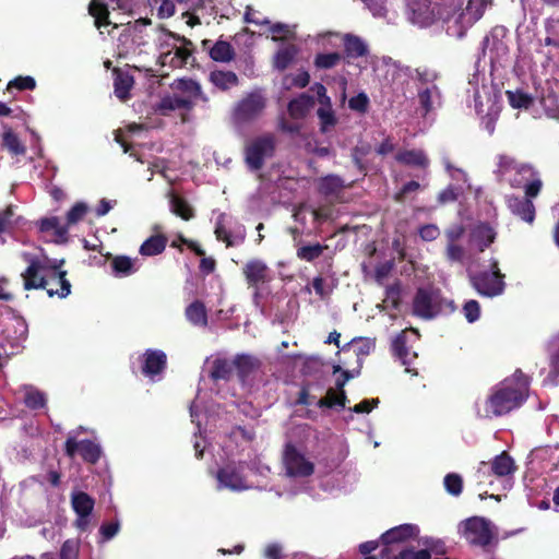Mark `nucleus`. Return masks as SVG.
<instances>
[{"label":"nucleus","mask_w":559,"mask_h":559,"mask_svg":"<svg viewBox=\"0 0 559 559\" xmlns=\"http://www.w3.org/2000/svg\"><path fill=\"white\" fill-rule=\"evenodd\" d=\"M528 393V379L521 370L498 384L492 393L476 404L477 414L484 418L502 416L520 407Z\"/></svg>","instance_id":"obj_1"},{"label":"nucleus","mask_w":559,"mask_h":559,"mask_svg":"<svg viewBox=\"0 0 559 559\" xmlns=\"http://www.w3.org/2000/svg\"><path fill=\"white\" fill-rule=\"evenodd\" d=\"M63 260L50 261L34 259L22 273L25 289H45L50 297H67L71 293V284L66 278L67 272L60 270Z\"/></svg>","instance_id":"obj_2"},{"label":"nucleus","mask_w":559,"mask_h":559,"mask_svg":"<svg viewBox=\"0 0 559 559\" xmlns=\"http://www.w3.org/2000/svg\"><path fill=\"white\" fill-rule=\"evenodd\" d=\"M500 170L508 173L514 170V177L510 179L511 186L523 187L525 197L535 198L538 195L543 181L537 170L527 164H518L513 158L501 156L499 162Z\"/></svg>","instance_id":"obj_3"},{"label":"nucleus","mask_w":559,"mask_h":559,"mask_svg":"<svg viewBox=\"0 0 559 559\" xmlns=\"http://www.w3.org/2000/svg\"><path fill=\"white\" fill-rule=\"evenodd\" d=\"M333 37L341 38L343 44L342 57L347 64H350L355 59L367 57L369 55V47L367 43L361 37L352 33L342 35L337 32H325L318 35V43L323 48H326L329 45H332L331 39Z\"/></svg>","instance_id":"obj_4"},{"label":"nucleus","mask_w":559,"mask_h":559,"mask_svg":"<svg viewBox=\"0 0 559 559\" xmlns=\"http://www.w3.org/2000/svg\"><path fill=\"white\" fill-rule=\"evenodd\" d=\"M26 114L20 108H11L0 102V138L1 140H19L28 131Z\"/></svg>","instance_id":"obj_5"},{"label":"nucleus","mask_w":559,"mask_h":559,"mask_svg":"<svg viewBox=\"0 0 559 559\" xmlns=\"http://www.w3.org/2000/svg\"><path fill=\"white\" fill-rule=\"evenodd\" d=\"M504 275L498 267V261L492 260L490 272L484 271L471 276V284L476 292L485 297H496L504 290Z\"/></svg>","instance_id":"obj_6"},{"label":"nucleus","mask_w":559,"mask_h":559,"mask_svg":"<svg viewBox=\"0 0 559 559\" xmlns=\"http://www.w3.org/2000/svg\"><path fill=\"white\" fill-rule=\"evenodd\" d=\"M459 531L469 544L481 547L487 546L493 537L491 522L480 516L461 522Z\"/></svg>","instance_id":"obj_7"},{"label":"nucleus","mask_w":559,"mask_h":559,"mask_svg":"<svg viewBox=\"0 0 559 559\" xmlns=\"http://www.w3.org/2000/svg\"><path fill=\"white\" fill-rule=\"evenodd\" d=\"M168 36L174 38L176 43H180V45L174 44L171 49L163 52L159 56V62L162 66L169 64L171 68H182L192 56L194 45L190 39L173 32H168Z\"/></svg>","instance_id":"obj_8"},{"label":"nucleus","mask_w":559,"mask_h":559,"mask_svg":"<svg viewBox=\"0 0 559 559\" xmlns=\"http://www.w3.org/2000/svg\"><path fill=\"white\" fill-rule=\"evenodd\" d=\"M265 107V99L258 93H250L237 103L233 118L237 123H243L257 118Z\"/></svg>","instance_id":"obj_9"},{"label":"nucleus","mask_w":559,"mask_h":559,"mask_svg":"<svg viewBox=\"0 0 559 559\" xmlns=\"http://www.w3.org/2000/svg\"><path fill=\"white\" fill-rule=\"evenodd\" d=\"M274 152V142H247L243 151L246 165L250 170H259Z\"/></svg>","instance_id":"obj_10"},{"label":"nucleus","mask_w":559,"mask_h":559,"mask_svg":"<svg viewBox=\"0 0 559 559\" xmlns=\"http://www.w3.org/2000/svg\"><path fill=\"white\" fill-rule=\"evenodd\" d=\"M195 9L201 11L206 24L211 20H230L235 15L231 0H195Z\"/></svg>","instance_id":"obj_11"},{"label":"nucleus","mask_w":559,"mask_h":559,"mask_svg":"<svg viewBox=\"0 0 559 559\" xmlns=\"http://www.w3.org/2000/svg\"><path fill=\"white\" fill-rule=\"evenodd\" d=\"M94 499L83 491L71 493V506L76 514L74 526L84 532L90 525V515L94 509Z\"/></svg>","instance_id":"obj_12"},{"label":"nucleus","mask_w":559,"mask_h":559,"mask_svg":"<svg viewBox=\"0 0 559 559\" xmlns=\"http://www.w3.org/2000/svg\"><path fill=\"white\" fill-rule=\"evenodd\" d=\"M242 465H227L217 472L218 488L240 491L250 488L242 475Z\"/></svg>","instance_id":"obj_13"},{"label":"nucleus","mask_w":559,"mask_h":559,"mask_svg":"<svg viewBox=\"0 0 559 559\" xmlns=\"http://www.w3.org/2000/svg\"><path fill=\"white\" fill-rule=\"evenodd\" d=\"M284 464L289 476L305 477L313 473V464L292 445L286 447Z\"/></svg>","instance_id":"obj_14"},{"label":"nucleus","mask_w":559,"mask_h":559,"mask_svg":"<svg viewBox=\"0 0 559 559\" xmlns=\"http://www.w3.org/2000/svg\"><path fill=\"white\" fill-rule=\"evenodd\" d=\"M242 273L248 285L255 288L272 278L269 265L261 259L248 260L242 267Z\"/></svg>","instance_id":"obj_15"},{"label":"nucleus","mask_w":559,"mask_h":559,"mask_svg":"<svg viewBox=\"0 0 559 559\" xmlns=\"http://www.w3.org/2000/svg\"><path fill=\"white\" fill-rule=\"evenodd\" d=\"M438 311V295L433 292L419 289L414 299V313L424 319H430L435 317Z\"/></svg>","instance_id":"obj_16"},{"label":"nucleus","mask_w":559,"mask_h":559,"mask_svg":"<svg viewBox=\"0 0 559 559\" xmlns=\"http://www.w3.org/2000/svg\"><path fill=\"white\" fill-rule=\"evenodd\" d=\"M76 452H79L85 461L91 463H95L100 456V448L98 444L88 440L76 442L74 437H69L66 442V453L70 457H73Z\"/></svg>","instance_id":"obj_17"},{"label":"nucleus","mask_w":559,"mask_h":559,"mask_svg":"<svg viewBox=\"0 0 559 559\" xmlns=\"http://www.w3.org/2000/svg\"><path fill=\"white\" fill-rule=\"evenodd\" d=\"M201 45L204 50L209 51L211 59L216 62H229L236 56L234 47L226 40H217L212 44L211 39H203Z\"/></svg>","instance_id":"obj_18"},{"label":"nucleus","mask_w":559,"mask_h":559,"mask_svg":"<svg viewBox=\"0 0 559 559\" xmlns=\"http://www.w3.org/2000/svg\"><path fill=\"white\" fill-rule=\"evenodd\" d=\"M142 372L151 380L159 374L166 367V355L162 350L148 349L143 355Z\"/></svg>","instance_id":"obj_19"},{"label":"nucleus","mask_w":559,"mask_h":559,"mask_svg":"<svg viewBox=\"0 0 559 559\" xmlns=\"http://www.w3.org/2000/svg\"><path fill=\"white\" fill-rule=\"evenodd\" d=\"M407 9L409 19L415 24L425 26L433 20V11L428 0H408Z\"/></svg>","instance_id":"obj_20"},{"label":"nucleus","mask_w":559,"mask_h":559,"mask_svg":"<svg viewBox=\"0 0 559 559\" xmlns=\"http://www.w3.org/2000/svg\"><path fill=\"white\" fill-rule=\"evenodd\" d=\"M147 4L159 19L171 17L177 4H189V9L195 10V0H147Z\"/></svg>","instance_id":"obj_21"},{"label":"nucleus","mask_w":559,"mask_h":559,"mask_svg":"<svg viewBox=\"0 0 559 559\" xmlns=\"http://www.w3.org/2000/svg\"><path fill=\"white\" fill-rule=\"evenodd\" d=\"M408 343V333L406 331H403L400 333L395 340L393 341V352L399 357V359L402 361L405 366H411L413 360L416 359L417 354L415 352H411L407 347ZM407 372H413L414 374H417V372L409 367H406Z\"/></svg>","instance_id":"obj_22"},{"label":"nucleus","mask_w":559,"mask_h":559,"mask_svg":"<svg viewBox=\"0 0 559 559\" xmlns=\"http://www.w3.org/2000/svg\"><path fill=\"white\" fill-rule=\"evenodd\" d=\"M516 468L514 460L507 452L495 456L490 464V472L499 478L513 476Z\"/></svg>","instance_id":"obj_23"},{"label":"nucleus","mask_w":559,"mask_h":559,"mask_svg":"<svg viewBox=\"0 0 559 559\" xmlns=\"http://www.w3.org/2000/svg\"><path fill=\"white\" fill-rule=\"evenodd\" d=\"M314 106V97L302 93L288 103L287 110L293 119H302Z\"/></svg>","instance_id":"obj_24"},{"label":"nucleus","mask_w":559,"mask_h":559,"mask_svg":"<svg viewBox=\"0 0 559 559\" xmlns=\"http://www.w3.org/2000/svg\"><path fill=\"white\" fill-rule=\"evenodd\" d=\"M531 198H510L508 204L512 213L519 215L523 221L533 223L535 218V206Z\"/></svg>","instance_id":"obj_25"},{"label":"nucleus","mask_w":559,"mask_h":559,"mask_svg":"<svg viewBox=\"0 0 559 559\" xmlns=\"http://www.w3.org/2000/svg\"><path fill=\"white\" fill-rule=\"evenodd\" d=\"M419 530L416 525L403 524L386 531L382 535V540L384 544L404 542L411 537L417 536Z\"/></svg>","instance_id":"obj_26"},{"label":"nucleus","mask_w":559,"mask_h":559,"mask_svg":"<svg viewBox=\"0 0 559 559\" xmlns=\"http://www.w3.org/2000/svg\"><path fill=\"white\" fill-rule=\"evenodd\" d=\"M495 237L496 234L491 227L485 224L478 225L471 234V246H474L478 251H484L493 242Z\"/></svg>","instance_id":"obj_27"},{"label":"nucleus","mask_w":559,"mask_h":559,"mask_svg":"<svg viewBox=\"0 0 559 559\" xmlns=\"http://www.w3.org/2000/svg\"><path fill=\"white\" fill-rule=\"evenodd\" d=\"M114 88L115 95L122 102L130 98V91L134 84L133 76L127 72H122L119 69L114 71Z\"/></svg>","instance_id":"obj_28"},{"label":"nucleus","mask_w":559,"mask_h":559,"mask_svg":"<svg viewBox=\"0 0 559 559\" xmlns=\"http://www.w3.org/2000/svg\"><path fill=\"white\" fill-rule=\"evenodd\" d=\"M506 97L513 109L528 110L534 105V97L522 88L506 91Z\"/></svg>","instance_id":"obj_29"},{"label":"nucleus","mask_w":559,"mask_h":559,"mask_svg":"<svg viewBox=\"0 0 559 559\" xmlns=\"http://www.w3.org/2000/svg\"><path fill=\"white\" fill-rule=\"evenodd\" d=\"M88 14L94 17V24L98 29L111 25L108 5L104 2L92 0L88 4Z\"/></svg>","instance_id":"obj_30"},{"label":"nucleus","mask_w":559,"mask_h":559,"mask_svg":"<svg viewBox=\"0 0 559 559\" xmlns=\"http://www.w3.org/2000/svg\"><path fill=\"white\" fill-rule=\"evenodd\" d=\"M5 340L10 343L11 347L19 348L21 343L27 337V325L22 320H14L11 328L4 330Z\"/></svg>","instance_id":"obj_31"},{"label":"nucleus","mask_w":559,"mask_h":559,"mask_svg":"<svg viewBox=\"0 0 559 559\" xmlns=\"http://www.w3.org/2000/svg\"><path fill=\"white\" fill-rule=\"evenodd\" d=\"M344 187V181L334 175L320 178L318 181L319 191L326 197H337Z\"/></svg>","instance_id":"obj_32"},{"label":"nucleus","mask_w":559,"mask_h":559,"mask_svg":"<svg viewBox=\"0 0 559 559\" xmlns=\"http://www.w3.org/2000/svg\"><path fill=\"white\" fill-rule=\"evenodd\" d=\"M186 317L190 323L195 326L205 328L207 325V313L203 302L195 300L186 309Z\"/></svg>","instance_id":"obj_33"},{"label":"nucleus","mask_w":559,"mask_h":559,"mask_svg":"<svg viewBox=\"0 0 559 559\" xmlns=\"http://www.w3.org/2000/svg\"><path fill=\"white\" fill-rule=\"evenodd\" d=\"M211 82L222 91H227L239 83L238 76L233 71H213L210 75Z\"/></svg>","instance_id":"obj_34"},{"label":"nucleus","mask_w":559,"mask_h":559,"mask_svg":"<svg viewBox=\"0 0 559 559\" xmlns=\"http://www.w3.org/2000/svg\"><path fill=\"white\" fill-rule=\"evenodd\" d=\"M298 50L295 45L290 44L280 48L274 56V67L280 70H286L294 61Z\"/></svg>","instance_id":"obj_35"},{"label":"nucleus","mask_w":559,"mask_h":559,"mask_svg":"<svg viewBox=\"0 0 559 559\" xmlns=\"http://www.w3.org/2000/svg\"><path fill=\"white\" fill-rule=\"evenodd\" d=\"M317 116L321 133L328 134L335 130L338 119L333 108H318Z\"/></svg>","instance_id":"obj_36"},{"label":"nucleus","mask_w":559,"mask_h":559,"mask_svg":"<svg viewBox=\"0 0 559 559\" xmlns=\"http://www.w3.org/2000/svg\"><path fill=\"white\" fill-rule=\"evenodd\" d=\"M168 200L170 211L175 215L181 217L185 221H189L194 216L193 209L186 200L175 194L168 195Z\"/></svg>","instance_id":"obj_37"},{"label":"nucleus","mask_w":559,"mask_h":559,"mask_svg":"<svg viewBox=\"0 0 559 559\" xmlns=\"http://www.w3.org/2000/svg\"><path fill=\"white\" fill-rule=\"evenodd\" d=\"M166 243V237L162 235L152 236L142 243L140 253L147 257L159 254L164 251Z\"/></svg>","instance_id":"obj_38"},{"label":"nucleus","mask_w":559,"mask_h":559,"mask_svg":"<svg viewBox=\"0 0 559 559\" xmlns=\"http://www.w3.org/2000/svg\"><path fill=\"white\" fill-rule=\"evenodd\" d=\"M24 402L29 408H41L46 405V396L32 385H24Z\"/></svg>","instance_id":"obj_39"},{"label":"nucleus","mask_w":559,"mask_h":559,"mask_svg":"<svg viewBox=\"0 0 559 559\" xmlns=\"http://www.w3.org/2000/svg\"><path fill=\"white\" fill-rule=\"evenodd\" d=\"M343 59L342 53L334 51L328 53H317L313 60V64L317 69H332L336 67Z\"/></svg>","instance_id":"obj_40"},{"label":"nucleus","mask_w":559,"mask_h":559,"mask_svg":"<svg viewBox=\"0 0 559 559\" xmlns=\"http://www.w3.org/2000/svg\"><path fill=\"white\" fill-rule=\"evenodd\" d=\"M233 369L234 360H228L226 358H216L213 362L211 377L215 380L228 379L233 372Z\"/></svg>","instance_id":"obj_41"},{"label":"nucleus","mask_w":559,"mask_h":559,"mask_svg":"<svg viewBox=\"0 0 559 559\" xmlns=\"http://www.w3.org/2000/svg\"><path fill=\"white\" fill-rule=\"evenodd\" d=\"M190 106H191V100L188 98H183V97H179V96H175V97L167 96V97L162 98V100L158 105V108H159L160 112L165 115L169 110L187 109V108H190Z\"/></svg>","instance_id":"obj_42"},{"label":"nucleus","mask_w":559,"mask_h":559,"mask_svg":"<svg viewBox=\"0 0 559 559\" xmlns=\"http://www.w3.org/2000/svg\"><path fill=\"white\" fill-rule=\"evenodd\" d=\"M501 111V106L495 102L488 108V111L481 116V127L488 132L489 135H492L496 129V122L499 119Z\"/></svg>","instance_id":"obj_43"},{"label":"nucleus","mask_w":559,"mask_h":559,"mask_svg":"<svg viewBox=\"0 0 559 559\" xmlns=\"http://www.w3.org/2000/svg\"><path fill=\"white\" fill-rule=\"evenodd\" d=\"M41 231L53 230L55 235L59 240H66L68 234L67 225H62L58 217L44 218L40 222Z\"/></svg>","instance_id":"obj_44"},{"label":"nucleus","mask_w":559,"mask_h":559,"mask_svg":"<svg viewBox=\"0 0 559 559\" xmlns=\"http://www.w3.org/2000/svg\"><path fill=\"white\" fill-rule=\"evenodd\" d=\"M397 160L419 167H426L428 164L427 157L420 151H405L401 152L396 156Z\"/></svg>","instance_id":"obj_45"},{"label":"nucleus","mask_w":559,"mask_h":559,"mask_svg":"<svg viewBox=\"0 0 559 559\" xmlns=\"http://www.w3.org/2000/svg\"><path fill=\"white\" fill-rule=\"evenodd\" d=\"M36 88V81L33 76L26 75L22 76L19 75L14 78L13 80L9 81L7 85V91L12 92V90L17 91H33Z\"/></svg>","instance_id":"obj_46"},{"label":"nucleus","mask_w":559,"mask_h":559,"mask_svg":"<svg viewBox=\"0 0 559 559\" xmlns=\"http://www.w3.org/2000/svg\"><path fill=\"white\" fill-rule=\"evenodd\" d=\"M257 367V359L249 355H238L234 359V368H236L240 377L250 373Z\"/></svg>","instance_id":"obj_47"},{"label":"nucleus","mask_w":559,"mask_h":559,"mask_svg":"<svg viewBox=\"0 0 559 559\" xmlns=\"http://www.w3.org/2000/svg\"><path fill=\"white\" fill-rule=\"evenodd\" d=\"M420 84H432L440 78V73L430 67L423 66L415 69L414 76Z\"/></svg>","instance_id":"obj_48"},{"label":"nucleus","mask_w":559,"mask_h":559,"mask_svg":"<svg viewBox=\"0 0 559 559\" xmlns=\"http://www.w3.org/2000/svg\"><path fill=\"white\" fill-rule=\"evenodd\" d=\"M325 248V246H322L320 243L304 246L298 248L297 257L307 262H311L314 259L319 258L323 253Z\"/></svg>","instance_id":"obj_49"},{"label":"nucleus","mask_w":559,"mask_h":559,"mask_svg":"<svg viewBox=\"0 0 559 559\" xmlns=\"http://www.w3.org/2000/svg\"><path fill=\"white\" fill-rule=\"evenodd\" d=\"M111 264L114 271L120 275H129L135 271L133 260L128 257H116Z\"/></svg>","instance_id":"obj_50"},{"label":"nucleus","mask_w":559,"mask_h":559,"mask_svg":"<svg viewBox=\"0 0 559 559\" xmlns=\"http://www.w3.org/2000/svg\"><path fill=\"white\" fill-rule=\"evenodd\" d=\"M346 402V395L344 391H335L333 389H330L326 393L325 399L321 400L319 402L320 406H336L340 405L342 407L345 406Z\"/></svg>","instance_id":"obj_51"},{"label":"nucleus","mask_w":559,"mask_h":559,"mask_svg":"<svg viewBox=\"0 0 559 559\" xmlns=\"http://www.w3.org/2000/svg\"><path fill=\"white\" fill-rule=\"evenodd\" d=\"M215 235L218 240L225 241L227 247L237 246L245 239V234L240 233L237 236H231L227 230L219 224L215 228Z\"/></svg>","instance_id":"obj_52"},{"label":"nucleus","mask_w":559,"mask_h":559,"mask_svg":"<svg viewBox=\"0 0 559 559\" xmlns=\"http://www.w3.org/2000/svg\"><path fill=\"white\" fill-rule=\"evenodd\" d=\"M80 543L76 539L66 540L60 549V559H78Z\"/></svg>","instance_id":"obj_53"},{"label":"nucleus","mask_w":559,"mask_h":559,"mask_svg":"<svg viewBox=\"0 0 559 559\" xmlns=\"http://www.w3.org/2000/svg\"><path fill=\"white\" fill-rule=\"evenodd\" d=\"M444 487L449 493L459 496L463 488L462 477L457 474H448L444 477Z\"/></svg>","instance_id":"obj_54"},{"label":"nucleus","mask_w":559,"mask_h":559,"mask_svg":"<svg viewBox=\"0 0 559 559\" xmlns=\"http://www.w3.org/2000/svg\"><path fill=\"white\" fill-rule=\"evenodd\" d=\"M87 213V205L84 203H76L67 214V227H70L83 219Z\"/></svg>","instance_id":"obj_55"},{"label":"nucleus","mask_w":559,"mask_h":559,"mask_svg":"<svg viewBox=\"0 0 559 559\" xmlns=\"http://www.w3.org/2000/svg\"><path fill=\"white\" fill-rule=\"evenodd\" d=\"M348 106L352 110L364 114L368 109L369 98L365 93H359L349 99Z\"/></svg>","instance_id":"obj_56"},{"label":"nucleus","mask_w":559,"mask_h":559,"mask_svg":"<svg viewBox=\"0 0 559 559\" xmlns=\"http://www.w3.org/2000/svg\"><path fill=\"white\" fill-rule=\"evenodd\" d=\"M546 46L559 48V20L547 26Z\"/></svg>","instance_id":"obj_57"},{"label":"nucleus","mask_w":559,"mask_h":559,"mask_svg":"<svg viewBox=\"0 0 559 559\" xmlns=\"http://www.w3.org/2000/svg\"><path fill=\"white\" fill-rule=\"evenodd\" d=\"M463 312L468 322H475L480 314V307L476 300H468L464 307Z\"/></svg>","instance_id":"obj_58"},{"label":"nucleus","mask_w":559,"mask_h":559,"mask_svg":"<svg viewBox=\"0 0 559 559\" xmlns=\"http://www.w3.org/2000/svg\"><path fill=\"white\" fill-rule=\"evenodd\" d=\"M0 152H8L11 156H19L25 153V147L22 142H1Z\"/></svg>","instance_id":"obj_59"},{"label":"nucleus","mask_w":559,"mask_h":559,"mask_svg":"<svg viewBox=\"0 0 559 559\" xmlns=\"http://www.w3.org/2000/svg\"><path fill=\"white\" fill-rule=\"evenodd\" d=\"M440 235V230L437 225L427 224L419 228V236L425 241H432Z\"/></svg>","instance_id":"obj_60"},{"label":"nucleus","mask_w":559,"mask_h":559,"mask_svg":"<svg viewBox=\"0 0 559 559\" xmlns=\"http://www.w3.org/2000/svg\"><path fill=\"white\" fill-rule=\"evenodd\" d=\"M464 253L465 252H464L463 247L459 246L456 242L447 243L445 254L450 261H455V262L462 261L464 258Z\"/></svg>","instance_id":"obj_61"},{"label":"nucleus","mask_w":559,"mask_h":559,"mask_svg":"<svg viewBox=\"0 0 559 559\" xmlns=\"http://www.w3.org/2000/svg\"><path fill=\"white\" fill-rule=\"evenodd\" d=\"M13 215L14 213L12 206H9L4 211L0 212V233L8 230L12 226Z\"/></svg>","instance_id":"obj_62"},{"label":"nucleus","mask_w":559,"mask_h":559,"mask_svg":"<svg viewBox=\"0 0 559 559\" xmlns=\"http://www.w3.org/2000/svg\"><path fill=\"white\" fill-rule=\"evenodd\" d=\"M186 12L183 13V16H187V24L190 26H195L197 24H201V20H204V17L201 14L200 10H193L189 9V4H185Z\"/></svg>","instance_id":"obj_63"},{"label":"nucleus","mask_w":559,"mask_h":559,"mask_svg":"<svg viewBox=\"0 0 559 559\" xmlns=\"http://www.w3.org/2000/svg\"><path fill=\"white\" fill-rule=\"evenodd\" d=\"M433 97L435 96H432L429 91L420 90L418 92V100L425 114H428L432 109Z\"/></svg>","instance_id":"obj_64"}]
</instances>
